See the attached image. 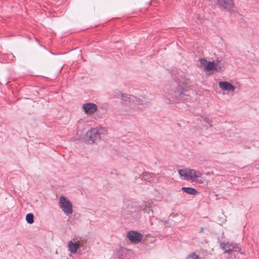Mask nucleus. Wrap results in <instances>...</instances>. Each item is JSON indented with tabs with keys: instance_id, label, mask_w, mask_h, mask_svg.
<instances>
[{
	"instance_id": "obj_1",
	"label": "nucleus",
	"mask_w": 259,
	"mask_h": 259,
	"mask_svg": "<svg viewBox=\"0 0 259 259\" xmlns=\"http://www.w3.org/2000/svg\"><path fill=\"white\" fill-rule=\"evenodd\" d=\"M174 79L171 84L165 87L163 100L167 104L188 100L193 92L189 77L184 75H178Z\"/></svg>"
},
{
	"instance_id": "obj_2",
	"label": "nucleus",
	"mask_w": 259,
	"mask_h": 259,
	"mask_svg": "<svg viewBox=\"0 0 259 259\" xmlns=\"http://www.w3.org/2000/svg\"><path fill=\"white\" fill-rule=\"evenodd\" d=\"M201 65L206 71L219 72L225 69V64L222 58H217L214 61H207L205 59L200 60Z\"/></svg>"
},
{
	"instance_id": "obj_3",
	"label": "nucleus",
	"mask_w": 259,
	"mask_h": 259,
	"mask_svg": "<svg viewBox=\"0 0 259 259\" xmlns=\"http://www.w3.org/2000/svg\"><path fill=\"white\" fill-rule=\"evenodd\" d=\"M58 204L59 207L65 213H72V204L67 198L63 196H61L59 197Z\"/></svg>"
},
{
	"instance_id": "obj_4",
	"label": "nucleus",
	"mask_w": 259,
	"mask_h": 259,
	"mask_svg": "<svg viewBox=\"0 0 259 259\" xmlns=\"http://www.w3.org/2000/svg\"><path fill=\"white\" fill-rule=\"evenodd\" d=\"M121 100L124 102L125 104H127L129 106H131L132 108H135L136 107L138 108L137 105L142 104L136 97L127 94H121Z\"/></svg>"
},
{
	"instance_id": "obj_5",
	"label": "nucleus",
	"mask_w": 259,
	"mask_h": 259,
	"mask_svg": "<svg viewBox=\"0 0 259 259\" xmlns=\"http://www.w3.org/2000/svg\"><path fill=\"white\" fill-rule=\"evenodd\" d=\"M178 173L180 176V178L182 180L190 181L192 182L194 179V172L193 169L189 168L180 169Z\"/></svg>"
},
{
	"instance_id": "obj_6",
	"label": "nucleus",
	"mask_w": 259,
	"mask_h": 259,
	"mask_svg": "<svg viewBox=\"0 0 259 259\" xmlns=\"http://www.w3.org/2000/svg\"><path fill=\"white\" fill-rule=\"evenodd\" d=\"M144 180L145 182L149 183H156L157 182V178L154 175V174L148 172H144L141 175V177L136 180V183L141 184V181Z\"/></svg>"
},
{
	"instance_id": "obj_7",
	"label": "nucleus",
	"mask_w": 259,
	"mask_h": 259,
	"mask_svg": "<svg viewBox=\"0 0 259 259\" xmlns=\"http://www.w3.org/2000/svg\"><path fill=\"white\" fill-rule=\"evenodd\" d=\"M143 235L136 231H130L128 232L127 237L129 240L134 243H139L143 238Z\"/></svg>"
},
{
	"instance_id": "obj_8",
	"label": "nucleus",
	"mask_w": 259,
	"mask_h": 259,
	"mask_svg": "<svg viewBox=\"0 0 259 259\" xmlns=\"http://www.w3.org/2000/svg\"><path fill=\"white\" fill-rule=\"evenodd\" d=\"M100 138V134L98 130L92 128L88 131L85 135V139L88 141H90L92 143H94L97 140Z\"/></svg>"
},
{
	"instance_id": "obj_9",
	"label": "nucleus",
	"mask_w": 259,
	"mask_h": 259,
	"mask_svg": "<svg viewBox=\"0 0 259 259\" xmlns=\"http://www.w3.org/2000/svg\"><path fill=\"white\" fill-rule=\"evenodd\" d=\"M219 7L227 11H230L234 7L233 0H217Z\"/></svg>"
},
{
	"instance_id": "obj_10",
	"label": "nucleus",
	"mask_w": 259,
	"mask_h": 259,
	"mask_svg": "<svg viewBox=\"0 0 259 259\" xmlns=\"http://www.w3.org/2000/svg\"><path fill=\"white\" fill-rule=\"evenodd\" d=\"M82 108L86 114L92 115L97 110L98 107L94 103H87L82 105Z\"/></svg>"
},
{
	"instance_id": "obj_11",
	"label": "nucleus",
	"mask_w": 259,
	"mask_h": 259,
	"mask_svg": "<svg viewBox=\"0 0 259 259\" xmlns=\"http://www.w3.org/2000/svg\"><path fill=\"white\" fill-rule=\"evenodd\" d=\"M81 246V242L79 241H77L75 242L70 241L68 243V250L70 253L73 254H75L77 252V249Z\"/></svg>"
},
{
	"instance_id": "obj_12",
	"label": "nucleus",
	"mask_w": 259,
	"mask_h": 259,
	"mask_svg": "<svg viewBox=\"0 0 259 259\" xmlns=\"http://www.w3.org/2000/svg\"><path fill=\"white\" fill-rule=\"evenodd\" d=\"M219 85L222 90L224 91L234 92L235 89L234 85L227 81H220Z\"/></svg>"
},
{
	"instance_id": "obj_13",
	"label": "nucleus",
	"mask_w": 259,
	"mask_h": 259,
	"mask_svg": "<svg viewBox=\"0 0 259 259\" xmlns=\"http://www.w3.org/2000/svg\"><path fill=\"white\" fill-rule=\"evenodd\" d=\"M220 245L222 249L225 250L226 252L230 253V255L232 254L233 249L238 248L236 245L235 246L228 242H222Z\"/></svg>"
},
{
	"instance_id": "obj_14",
	"label": "nucleus",
	"mask_w": 259,
	"mask_h": 259,
	"mask_svg": "<svg viewBox=\"0 0 259 259\" xmlns=\"http://www.w3.org/2000/svg\"><path fill=\"white\" fill-rule=\"evenodd\" d=\"M129 211H122L121 215L122 217H123L124 218L127 219H137L138 218L137 216H136V214L135 213L132 212V211H130V213H129Z\"/></svg>"
},
{
	"instance_id": "obj_15",
	"label": "nucleus",
	"mask_w": 259,
	"mask_h": 259,
	"mask_svg": "<svg viewBox=\"0 0 259 259\" xmlns=\"http://www.w3.org/2000/svg\"><path fill=\"white\" fill-rule=\"evenodd\" d=\"M198 121H200L202 124V125L203 127H207V124H209L210 126H211V120L208 119V118L205 117L203 119V122H202L201 120H197Z\"/></svg>"
},
{
	"instance_id": "obj_16",
	"label": "nucleus",
	"mask_w": 259,
	"mask_h": 259,
	"mask_svg": "<svg viewBox=\"0 0 259 259\" xmlns=\"http://www.w3.org/2000/svg\"><path fill=\"white\" fill-rule=\"evenodd\" d=\"M181 190L188 194L194 195V188L190 187H182Z\"/></svg>"
},
{
	"instance_id": "obj_17",
	"label": "nucleus",
	"mask_w": 259,
	"mask_h": 259,
	"mask_svg": "<svg viewBox=\"0 0 259 259\" xmlns=\"http://www.w3.org/2000/svg\"><path fill=\"white\" fill-rule=\"evenodd\" d=\"M34 216L32 213H28L26 216V220L28 224H32L34 222Z\"/></svg>"
},
{
	"instance_id": "obj_18",
	"label": "nucleus",
	"mask_w": 259,
	"mask_h": 259,
	"mask_svg": "<svg viewBox=\"0 0 259 259\" xmlns=\"http://www.w3.org/2000/svg\"><path fill=\"white\" fill-rule=\"evenodd\" d=\"M205 181V179L202 177H199L196 172H195V182H197L199 184L203 183Z\"/></svg>"
},
{
	"instance_id": "obj_19",
	"label": "nucleus",
	"mask_w": 259,
	"mask_h": 259,
	"mask_svg": "<svg viewBox=\"0 0 259 259\" xmlns=\"http://www.w3.org/2000/svg\"><path fill=\"white\" fill-rule=\"evenodd\" d=\"M143 211L145 213H150V212H153V210L150 207H147V205L143 208Z\"/></svg>"
},
{
	"instance_id": "obj_20",
	"label": "nucleus",
	"mask_w": 259,
	"mask_h": 259,
	"mask_svg": "<svg viewBox=\"0 0 259 259\" xmlns=\"http://www.w3.org/2000/svg\"><path fill=\"white\" fill-rule=\"evenodd\" d=\"M186 259H194V252H192L189 255Z\"/></svg>"
},
{
	"instance_id": "obj_21",
	"label": "nucleus",
	"mask_w": 259,
	"mask_h": 259,
	"mask_svg": "<svg viewBox=\"0 0 259 259\" xmlns=\"http://www.w3.org/2000/svg\"><path fill=\"white\" fill-rule=\"evenodd\" d=\"M203 231H204V228H201V231L202 232H203Z\"/></svg>"
},
{
	"instance_id": "obj_22",
	"label": "nucleus",
	"mask_w": 259,
	"mask_h": 259,
	"mask_svg": "<svg viewBox=\"0 0 259 259\" xmlns=\"http://www.w3.org/2000/svg\"><path fill=\"white\" fill-rule=\"evenodd\" d=\"M232 257V254H231L229 256V259H231Z\"/></svg>"
},
{
	"instance_id": "obj_23",
	"label": "nucleus",
	"mask_w": 259,
	"mask_h": 259,
	"mask_svg": "<svg viewBox=\"0 0 259 259\" xmlns=\"http://www.w3.org/2000/svg\"><path fill=\"white\" fill-rule=\"evenodd\" d=\"M164 223L165 224H167L168 223V221H164Z\"/></svg>"
},
{
	"instance_id": "obj_24",
	"label": "nucleus",
	"mask_w": 259,
	"mask_h": 259,
	"mask_svg": "<svg viewBox=\"0 0 259 259\" xmlns=\"http://www.w3.org/2000/svg\"><path fill=\"white\" fill-rule=\"evenodd\" d=\"M197 124H198V125H199V122H198Z\"/></svg>"
}]
</instances>
